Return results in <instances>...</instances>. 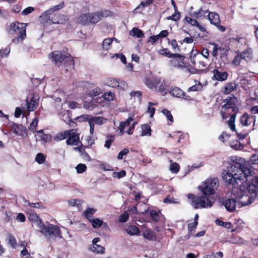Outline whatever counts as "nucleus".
<instances>
[{"instance_id":"obj_1","label":"nucleus","mask_w":258,"mask_h":258,"mask_svg":"<svg viewBox=\"0 0 258 258\" xmlns=\"http://www.w3.org/2000/svg\"><path fill=\"white\" fill-rule=\"evenodd\" d=\"M223 179L233 185L241 184L234 188L233 193L236 197L239 208L250 204L258 192V176L252 174L250 169L237 162H232L223 175Z\"/></svg>"},{"instance_id":"obj_2","label":"nucleus","mask_w":258,"mask_h":258,"mask_svg":"<svg viewBox=\"0 0 258 258\" xmlns=\"http://www.w3.org/2000/svg\"><path fill=\"white\" fill-rule=\"evenodd\" d=\"M237 102V98L234 96L224 100V104L221 107L220 112L223 119H226L230 116V118L227 121L229 128L232 131L236 132L239 139L243 140L251 130H253V128L242 130L239 127L237 129L235 128L234 122L238 112Z\"/></svg>"},{"instance_id":"obj_3","label":"nucleus","mask_w":258,"mask_h":258,"mask_svg":"<svg viewBox=\"0 0 258 258\" xmlns=\"http://www.w3.org/2000/svg\"><path fill=\"white\" fill-rule=\"evenodd\" d=\"M34 223L38 228V231L49 242H54L56 238H61L60 228L56 225L48 222L44 223L37 215Z\"/></svg>"},{"instance_id":"obj_4","label":"nucleus","mask_w":258,"mask_h":258,"mask_svg":"<svg viewBox=\"0 0 258 258\" xmlns=\"http://www.w3.org/2000/svg\"><path fill=\"white\" fill-rule=\"evenodd\" d=\"M26 24L19 22L12 23L10 25L9 33L17 35L16 39H13L12 42L19 43L22 42L26 37Z\"/></svg>"},{"instance_id":"obj_5","label":"nucleus","mask_w":258,"mask_h":258,"mask_svg":"<svg viewBox=\"0 0 258 258\" xmlns=\"http://www.w3.org/2000/svg\"><path fill=\"white\" fill-rule=\"evenodd\" d=\"M49 57L52 59V61L55 63L61 62L66 59V61L69 62L70 66L74 65L72 57L70 54L66 53L65 52H62L59 51H53L49 54Z\"/></svg>"},{"instance_id":"obj_6","label":"nucleus","mask_w":258,"mask_h":258,"mask_svg":"<svg viewBox=\"0 0 258 258\" xmlns=\"http://www.w3.org/2000/svg\"><path fill=\"white\" fill-rule=\"evenodd\" d=\"M191 204L195 209L210 208L212 206L209 199L204 196L196 197L191 201Z\"/></svg>"},{"instance_id":"obj_7","label":"nucleus","mask_w":258,"mask_h":258,"mask_svg":"<svg viewBox=\"0 0 258 258\" xmlns=\"http://www.w3.org/2000/svg\"><path fill=\"white\" fill-rule=\"evenodd\" d=\"M170 64L171 66L177 69H183L187 67V63L184 61L185 57L179 54H173L171 57Z\"/></svg>"},{"instance_id":"obj_8","label":"nucleus","mask_w":258,"mask_h":258,"mask_svg":"<svg viewBox=\"0 0 258 258\" xmlns=\"http://www.w3.org/2000/svg\"><path fill=\"white\" fill-rule=\"evenodd\" d=\"M221 202L227 211L230 212L234 211L237 207L239 208V204L236 197L228 199L225 201L222 200Z\"/></svg>"},{"instance_id":"obj_9","label":"nucleus","mask_w":258,"mask_h":258,"mask_svg":"<svg viewBox=\"0 0 258 258\" xmlns=\"http://www.w3.org/2000/svg\"><path fill=\"white\" fill-rule=\"evenodd\" d=\"M208 19L210 23L214 25L221 32H224L226 30L225 27L220 25V20L219 15L215 12H209L208 14Z\"/></svg>"},{"instance_id":"obj_10","label":"nucleus","mask_w":258,"mask_h":258,"mask_svg":"<svg viewBox=\"0 0 258 258\" xmlns=\"http://www.w3.org/2000/svg\"><path fill=\"white\" fill-rule=\"evenodd\" d=\"M107 119L102 116H93L91 115L90 120V134H93L94 132L95 124L101 125L106 122Z\"/></svg>"},{"instance_id":"obj_11","label":"nucleus","mask_w":258,"mask_h":258,"mask_svg":"<svg viewBox=\"0 0 258 258\" xmlns=\"http://www.w3.org/2000/svg\"><path fill=\"white\" fill-rule=\"evenodd\" d=\"M255 121V118L254 116H251L246 113L242 115L240 118V122L241 125V127H248L252 123H253V126H254Z\"/></svg>"},{"instance_id":"obj_12","label":"nucleus","mask_w":258,"mask_h":258,"mask_svg":"<svg viewBox=\"0 0 258 258\" xmlns=\"http://www.w3.org/2000/svg\"><path fill=\"white\" fill-rule=\"evenodd\" d=\"M170 94L177 98H180L186 100H190L191 98L189 96L185 94V93L179 88L173 87L170 91Z\"/></svg>"},{"instance_id":"obj_13","label":"nucleus","mask_w":258,"mask_h":258,"mask_svg":"<svg viewBox=\"0 0 258 258\" xmlns=\"http://www.w3.org/2000/svg\"><path fill=\"white\" fill-rule=\"evenodd\" d=\"M213 76L212 79L218 81H225L228 77V73L226 72H223L218 69H214L212 71Z\"/></svg>"},{"instance_id":"obj_14","label":"nucleus","mask_w":258,"mask_h":258,"mask_svg":"<svg viewBox=\"0 0 258 258\" xmlns=\"http://www.w3.org/2000/svg\"><path fill=\"white\" fill-rule=\"evenodd\" d=\"M13 132L16 135L25 137L27 135V128L22 124L14 123L12 127Z\"/></svg>"},{"instance_id":"obj_15","label":"nucleus","mask_w":258,"mask_h":258,"mask_svg":"<svg viewBox=\"0 0 258 258\" xmlns=\"http://www.w3.org/2000/svg\"><path fill=\"white\" fill-rule=\"evenodd\" d=\"M67 140V144L69 145H77L79 143V137L74 130L69 131V135Z\"/></svg>"},{"instance_id":"obj_16","label":"nucleus","mask_w":258,"mask_h":258,"mask_svg":"<svg viewBox=\"0 0 258 258\" xmlns=\"http://www.w3.org/2000/svg\"><path fill=\"white\" fill-rule=\"evenodd\" d=\"M161 79L159 78L150 77L145 79L146 86L151 89H156L157 85L160 83Z\"/></svg>"},{"instance_id":"obj_17","label":"nucleus","mask_w":258,"mask_h":258,"mask_svg":"<svg viewBox=\"0 0 258 258\" xmlns=\"http://www.w3.org/2000/svg\"><path fill=\"white\" fill-rule=\"evenodd\" d=\"M64 6V2H62L58 5L55 6L49 9L48 10L46 11L44 13V15L46 16V19L50 20V15L54 12L62 9V8H63Z\"/></svg>"},{"instance_id":"obj_18","label":"nucleus","mask_w":258,"mask_h":258,"mask_svg":"<svg viewBox=\"0 0 258 258\" xmlns=\"http://www.w3.org/2000/svg\"><path fill=\"white\" fill-rule=\"evenodd\" d=\"M133 120L134 116L131 115L125 121H122L120 123L119 126L118 127V130L119 131L120 135H122L124 134V130L125 127L130 126V123Z\"/></svg>"},{"instance_id":"obj_19","label":"nucleus","mask_w":258,"mask_h":258,"mask_svg":"<svg viewBox=\"0 0 258 258\" xmlns=\"http://www.w3.org/2000/svg\"><path fill=\"white\" fill-rule=\"evenodd\" d=\"M153 2V0H146L145 2H142L134 10L133 12L134 13H141L145 7L152 4Z\"/></svg>"},{"instance_id":"obj_20","label":"nucleus","mask_w":258,"mask_h":258,"mask_svg":"<svg viewBox=\"0 0 258 258\" xmlns=\"http://www.w3.org/2000/svg\"><path fill=\"white\" fill-rule=\"evenodd\" d=\"M205 182L214 191L219 185V181L217 178L208 179Z\"/></svg>"},{"instance_id":"obj_21","label":"nucleus","mask_w":258,"mask_h":258,"mask_svg":"<svg viewBox=\"0 0 258 258\" xmlns=\"http://www.w3.org/2000/svg\"><path fill=\"white\" fill-rule=\"evenodd\" d=\"M38 103L36 100V99L34 97H32L30 101L27 100V109L29 111H33L36 109L38 106Z\"/></svg>"},{"instance_id":"obj_22","label":"nucleus","mask_w":258,"mask_h":258,"mask_svg":"<svg viewBox=\"0 0 258 258\" xmlns=\"http://www.w3.org/2000/svg\"><path fill=\"white\" fill-rule=\"evenodd\" d=\"M89 13L82 14L79 17V22L84 25H89L90 23Z\"/></svg>"},{"instance_id":"obj_23","label":"nucleus","mask_w":258,"mask_h":258,"mask_svg":"<svg viewBox=\"0 0 258 258\" xmlns=\"http://www.w3.org/2000/svg\"><path fill=\"white\" fill-rule=\"evenodd\" d=\"M90 23L95 24L101 20L100 15L99 12L89 13Z\"/></svg>"},{"instance_id":"obj_24","label":"nucleus","mask_w":258,"mask_h":258,"mask_svg":"<svg viewBox=\"0 0 258 258\" xmlns=\"http://www.w3.org/2000/svg\"><path fill=\"white\" fill-rule=\"evenodd\" d=\"M199 188H201L202 193L206 196L213 195L215 192L205 182L203 186H200Z\"/></svg>"},{"instance_id":"obj_25","label":"nucleus","mask_w":258,"mask_h":258,"mask_svg":"<svg viewBox=\"0 0 258 258\" xmlns=\"http://www.w3.org/2000/svg\"><path fill=\"white\" fill-rule=\"evenodd\" d=\"M114 40L116 42H117L116 38H106L102 42V47L103 49L108 50L111 48V45Z\"/></svg>"},{"instance_id":"obj_26","label":"nucleus","mask_w":258,"mask_h":258,"mask_svg":"<svg viewBox=\"0 0 258 258\" xmlns=\"http://www.w3.org/2000/svg\"><path fill=\"white\" fill-rule=\"evenodd\" d=\"M143 236L146 239L152 240L155 239L156 235L155 233L151 229H146L144 231Z\"/></svg>"},{"instance_id":"obj_27","label":"nucleus","mask_w":258,"mask_h":258,"mask_svg":"<svg viewBox=\"0 0 258 258\" xmlns=\"http://www.w3.org/2000/svg\"><path fill=\"white\" fill-rule=\"evenodd\" d=\"M104 84L106 86L113 88H115L116 85H118V80L111 78L106 79L104 81Z\"/></svg>"},{"instance_id":"obj_28","label":"nucleus","mask_w":258,"mask_h":258,"mask_svg":"<svg viewBox=\"0 0 258 258\" xmlns=\"http://www.w3.org/2000/svg\"><path fill=\"white\" fill-rule=\"evenodd\" d=\"M208 13V10H203L202 8H200L198 11L192 12L191 16L197 19L201 18L204 17Z\"/></svg>"},{"instance_id":"obj_29","label":"nucleus","mask_w":258,"mask_h":258,"mask_svg":"<svg viewBox=\"0 0 258 258\" xmlns=\"http://www.w3.org/2000/svg\"><path fill=\"white\" fill-rule=\"evenodd\" d=\"M236 85L235 83H230L227 84L224 87V93L226 94H230L236 89Z\"/></svg>"},{"instance_id":"obj_30","label":"nucleus","mask_w":258,"mask_h":258,"mask_svg":"<svg viewBox=\"0 0 258 258\" xmlns=\"http://www.w3.org/2000/svg\"><path fill=\"white\" fill-rule=\"evenodd\" d=\"M96 211V210L94 208H88L84 212V216L89 221L92 219L93 215Z\"/></svg>"},{"instance_id":"obj_31","label":"nucleus","mask_w":258,"mask_h":258,"mask_svg":"<svg viewBox=\"0 0 258 258\" xmlns=\"http://www.w3.org/2000/svg\"><path fill=\"white\" fill-rule=\"evenodd\" d=\"M150 215L152 220L155 222H157L159 220L160 217L161 216V213L160 211H156L155 210H152L150 211Z\"/></svg>"},{"instance_id":"obj_32","label":"nucleus","mask_w":258,"mask_h":258,"mask_svg":"<svg viewBox=\"0 0 258 258\" xmlns=\"http://www.w3.org/2000/svg\"><path fill=\"white\" fill-rule=\"evenodd\" d=\"M252 49L248 48L239 54L240 55L241 58H242L243 59L247 61L250 58V57L252 55Z\"/></svg>"},{"instance_id":"obj_33","label":"nucleus","mask_w":258,"mask_h":258,"mask_svg":"<svg viewBox=\"0 0 258 258\" xmlns=\"http://www.w3.org/2000/svg\"><path fill=\"white\" fill-rule=\"evenodd\" d=\"M130 33L131 36H136L137 38H141L144 36L143 31L138 28H134Z\"/></svg>"},{"instance_id":"obj_34","label":"nucleus","mask_w":258,"mask_h":258,"mask_svg":"<svg viewBox=\"0 0 258 258\" xmlns=\"http://www.w3.org/2000/svg\"><path fill=\"white\" fill-rule=\"evenodd\" d=\"M35 137L36 138V140H41L43 141L44 142H46L47 140V136L45 135L42 130H39L38 131L35 135Z\"/></svg>"},{"instance_id":"obj_35","label":"nucleus","mask_w":258,"mask_h":258,"mask_svg":"<svg viewBox=\"0 0 258 258\" xmlns=\"http://www.w3.org/2000/svg\"><path fill=\"white\" fill-rule=\"evenodd\" d=\"M89 221L94 228H99L103 224V221L98 218H92Z\"/></svg>"},{"instance_id":"obj_36","label":"nucleus","mask_w":258,"mask_h":258,"mask_svg":"<svg viewBox=\"0 0 258 258\" xmlns=\"http://www.w3.org/2000/svg\"><path fill=\"white\" fill-rule=\"evenodd\" d=\"M126 232L131 235H137L139 232L138 227L135 225L129 226L126 228Z\"/></svg>"},{"instance_id":"obj_37","label":"nucleus","mask_w":258,"mask_h":258,"mask_svg":"<svg viewBox=\"0 0 258 258\" xmlns=\"http://www.w3.org/2000/svg\"><path fill=\"white\" fill-rule=\"evenodd\" d=\"M91 250L94 252L102 254L104 252L105 248L100 245L95 244L93 245L91 247Z\"/></svg>"},{"instance_id":"obj_38","label":"nucleus","mask_w":258,"mask_h":258,"mask_svg":"<svg viewBox=\"0 0 258 258\" xmlns=\"http://www.w3.org/2000/svg\"><path fill=\"white\" fill-rule=\"evenodd\" d=\"M219 54L221 59H226L228 49L227 47L219 46Z\"/></svg>"},{"instance_id":"obj_39","label":"nucleus","mask_w":258,"mask_h":258,"mask_svg":"<svg viewBox=\"0 0 258 258\" xmlns=\"http://www.w3.org/2000/svg\"><path fill=\"white\" fill-rule=\"evenodd\" d=\"M151 128L150 126L147 124H145L142 126V136H150L151 135Z\"/></svg>"},{"instance_id":"obj_40","label":"nucleus","mask_w":258,"mask_h":258,"mask_svg":"<svg viewBox=\"0 0 258 258\" xmlns=\"http://www.w3.org/2000/svg\"><path fill=\"white\" fill-rule=\"evenodd\" d=\"M215 223L217 225L221 226L227 229H230L232 228V224L230 222H223L219 219H217L215 221Z\"/></svg>"},{"instance_id":"obj_41","label":"nucleus","mask_w":258,"mask_h":258,"mask_svg":"<svg viewBox=\"0 0 258 258\" xmlns=\"http://www.w3.org/2000/svg\"><path fill=\"white\" fill-rule=\"evenodd\" d=\"M63 16V15L59 14H55L54 15L53 17L51 18L50 20L53 24H62L63 23V19L58 18Z\"/></svg>"},{"instance_id":"obj_42","label":"nucleus","mask_w":258,"mask_h":258,"mask_svg":"<svg viewBox=\"0 0 258 258\" xmlns=\"http://www.w3.org/2000/svg\"><path fill=\"white\" fill-rule=\"evenodd\" d=\"M114 140V136L113 135H108L106 137V140L104 144V147L107 149H109L111 146V143Z\"/></svg>"},{"instance_id":"obj_43","label":"nucleus","mask_w":258,"mask_h":258,"mask_svg":"<svg viewBox=\"0 0 258 258\" xmlns=\"http://www.w3.org/2000/svg\"><path fill=\"white\" fill-rule=\"evenodd\" d=\"M10 50L11 48L9 46H7L5 48H1L0 49V56L1 57H8Z\"/></svg>"},{"instance_id":"obj_44","label":"nucleus","mask_w":258,"mask_h":258,"mask_svg":"<svg viewBox=\"0 0 258 258\" xmlns=\"http://www.w3.org/2000/svg\"><path fill=\"white\" fill-rule=\"evenodd\" d=\"M101 90L99 88L96 87L89 92V95L91 97H96L101 94Z\"/></svg>"},{"instance_id":"obj_45","label":"nucleus","mask_w":258,"mask_h":258,"mask_svg":"<svg viewBox=\"0 0 258 258\" xmlns=\"http://www.w3.org/2000/svg\"><path fill=\"white\" fill-rule=\"evenodd\" d=\"M45 160L44 155L41 153H38L35 157V161L39 164H42Z\"/></svg>"},{"instance_id":"obj_46","label":"nucleus","mask_w":258,"mask_h":258,"mask_svg":"<svg viewBox=\"0 0 258 258\" xmlns=\"http://www.w3.org/2000/svg\"><path fill=\"white\" fill-rule=\"evenodd\" d=\"M158 53L162 55L171 58L173 54L167 48H164L159 50Z\"/></svg>"},{"instance_id":"obj_47","label":"nucleus","mask_w":258,"mask_h":258,"mask_svg":"<svg viewBox=\"0 0 258 258\" xmlns=\"http://www.w3.org/2000/svg\"><path fill=\"white\" fill-rule=\"evenodd\" d=\"M126 175V172L122 170L120 172H113L112 173V177L118 179L121 178Z\"/></svg>"},{"instance_id":"obj_48","label":"nucleus","mask_w":258,"mask_h":258,"mask_svg":"<svg viewBox=\"0 0 258 258\" xmlns=\"http://www.w3.org/2000/svg\"><path fill=\"white\" fill-rule=\"evenodd\" d=\"M98 12L100 15L101 19L103 17L112 16L113 15V12L108 10H104Z\"/></svg>"},{"instance_id":"obj_49","label":"nucleus","mask_w":258,"mask_h":258,"mask_svg":"<svg viewBox=\"0 0 258 258\" xmlns=\"http://www.w3.org/2000/svg\"><path fill=\"white\" fill-rule=\"evenodd\" d=\"M86 169L87 167L86 165L84 164H79L76 167L77 172L79 174L83 173L84 171L86 170Z\"/></svg>"},{"instance_id":"obj_50","label":"nucleus","mask_w":258,"mask_h":258,"mask_svg":"<svg viewBox=\"0 0 258 258\" xmlns=\"http://www.w3.org/2000/svg\"><path fill=\"white\" fill-rule=\"evenodd\" d=\"M38 124V120L37 118H34L32 122L29 126V130L33 133H34L36 131V126Z\"/></svg>"},{"instance_id":"obj_51","label":"nucleus","mask_w":258,"mask_h":258,"mask_svg":"<svg viewBox=\"0 0 258 258\" xmlns=\"http://www.w3.org/2000/svg\"><path fill=\"white\" fill-rule=\"evenodd\" d=\"M91 115L83 114L80 115L77 117V120L79 121H87L88 122L89 124H90V120L91 119Z\"/></svg>"},{"instance_id":"obj_52","label":"nucleus","mask_w":258,"mask_h":258,"mask_svg":"<svg viewBox=\"0 0 258 258\" xmlns=\"http://www.w3.org/2000/svg\"><path fill=\"white\" fill-rule=\"evenodd\" d=\"M5 217L4 221L5 223L10 222L12 219V214L10 211H6L4 212Z\"/></svg>"},{"instance_id":"obj_53","label":"nucleus","mask_w":258,"mask_h":258,"mask_svg":"<svg viewBox=\"0 0 258 258\" xmlns=\"http://www.w3.org/2000/svg\"><path fill=\"white\" fill-rule=\"evenodd\" d=\"M201 57H202V55L201 54H198L197 53L194 54L192 53L190 57V59L192 63H193L194 64H196L197 59H200Z\"/></svg>"},{"instance_id":"obj_54","label":"nucleus","mask_w":258,"mask_h":258,"mask_svg":"<svg viewBox=\"0 0 258 258\" xmlns=\"http://www.w3.org/2000/svg\"><path fill=\"white\" fill-rule=\"evenodd\" d=\"M129 218V214L127 212H123L121 215L119 217V221L120 222H125L127 221Z\"/></svg>"},{"instance_id":"obj_55","label":"nucleus","mask_w":258,"mask_h":258,"mask_svg":"<svg viewBox=\"0 0 258 258\" xmlns=\"http://www.w3.org/2000/svg\"><path fill=\"white\" fill-rule=\"evenodd\" d=\"M118 85H116V87L121 90H125L128 88L127 83L123 81L118 80Z\"/></svg>"},{"instance_id":"obj_56","label":"nucleus","mask_w":258,"mask_h":258,"mask_svg":"<svg viewBox=\"0 0 258 258\" xmlns=\"http://www.w3.org/2000/svg\"><path fill=\"white\" fill-rule=\"evenodd\" d=\"M114 93L112 92H108L103 95V97L105 100H113L114 97Z\"/></svg>"},{"instance_id":"obj_57","label":"nucleus","mask_w":258,"mask_h":258,"mask_svg":"<svg viewBox=\"0 0 258 258\" xmlns=\"http://www.w3.org/2000/svg\"><path fill=\"white\" fill-rule=\"evenodd\" d=\"M68 135H69V131H66L63 133H58L55 138L59 140H62L68 137Z\"/></svg>"},{"instance_id":"obj_58","label":"nucleus","mask_w":258,"mask_h":258,"mask_svg":"<svg viewBox=\"0 0 258 258\" xmlns=\"http://www.w3.org/2000/svg\"><path fill=\"white\" fill-rule=\"evenodd\" d=\"M162 113H163L164 115H165L166 116L168 120H169L171 122L173 121V117L170 111H169L167 109H164L162 110Z\"/></svg>"},{"instance_id":"obj_59","label":"nucleus","mask_w":258,"mask_h":258,"mask_svg":"<svg viewBox=\"0 0 258 258\" xmlns=\"http://www.w3.org/2000/svg\"><path fill=\"white\" fill-rule=\"evenodd\" d=\"M184 20L186 21L187 23L190 24L191 25L194 26H197L198 24V22L195 19H192L190 17H186L184 18Z\"/></svg>"},{"instance_id":"obj_60","label":"nucleus","mask_w":258,"mask_h":258,"mask_svg":"<svg viewBox=\"0 0 258 258\" xmlns=\"http://www.w3.org/2000/svg\"><path fill=\"white\" fill-rule=\"evenodd\" d=\"M25 203H27L29 206H30L31 207L38 208V209H41L44 208V207L41 205L40 203H31L29 202L28 201H26Z\"/></svg>"},{"instance_id":"obj_61","label":"nucleus","mask_w":258,"mask_h":258,"mask_svg":"<svg viewBox=\"0 0 258 258\" xmlns=\"http://www.w3.org/2000/svg\"><path fill=\"white\" fill-rule=\"evenodd\" d=\"M180 18V15L179 13H176V11L171 16H169L167 17L168 20H171L173 21H177V20H179Z\"/></svg>"},{"instance_id":"obj_62","label":"nucleus","mask_w":258,"mask_h":258,"mask_svg":"<svg viewBox=\"0 0 258 258\" xmlns=\"http://www.w3.org/2000/svg\"><path fill=\"white\" fill-rule=\"evenodd\" d=\"M170 169L171 172L177 173L179 170V165L176 163H171L170 166Z\"/></svg>"},{"instance_id":"obj_63","label":"nucleus","mask_w":258,"mask_h":258,"mask_svg":"<svg viewBox=\"0 0 258 258\" xmlns=\"http://www.w3.org/2000/svg\"><path fill=\"white\" fill-rule=\"evenodd\" d=\"M242 58H241V56L239 54L237 55L234 59L232 61V64L235 66H238L240 64L241 60Z\"/></svg>"},{"instance_id":"obj_64","label":"nucleus","mask_w":258,"mask_h":258,"mask_svg":"<svg viewBox=\"0 0 258 258\" xmlns=\"http://www.w3.org/2000/svg\"><path fill=\"white\" fill-rule=\"evenodd\" d=\"M129 153V150L127 149H124L121 150L118 154L117 156V159L118 160H121L123 158V156L124 155H127Z\"/></svg>"}]
</instances>
